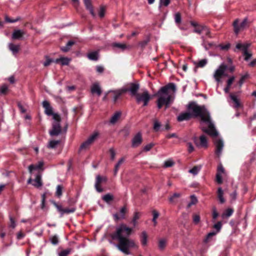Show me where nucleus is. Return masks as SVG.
<instances>
[{"instance_id":"f257e3e1","label":"nucleus","mask_w":256,"mask_h":256,"mask_svg":"<svg viewBox=\"0 0 256 256\" xmlns=\"http://www.w3.org/2000/svg\"><path fill=\"white\" fill-rule=\"evenodd\" d=\"M188 110L192 117L200 116L201 118L202 130L215 138L214 144L216 146V154L220 156L224 146V142L222 139L217 138L218 132L211 120L209 112L204 106H198L194 102H191L188 104Z\"/></svg>"},{"instance_id":"f03ea898","label":"nucleus","mask_w":256,"mask_h":256,"mask_svg":"<svg viewBox=\"0 0 256 256\" xmlns=\"http://www.w3.org/2000/svg\"><path fill=\"white\" fill-rule=\"evenodd\" d=\"M132 231V228L121 224L116 228V231L111 236L112 239L118 242L116 248L126 254H130L129 249L136 246L134 241L129 238Z\"/></svg>"},{"instance_id":"7ed1b4c3","label":"nucleus","mask_w":256,"mask_h":256,"mask_svg":"<svg viewBox=\"0 0 256 256\" xmlns=\"http://www.w3.org/2000/svg\"><path fill=\"white\" fill-rule=\"evenodd\" d=\"M170 90L173 93L176 92V86L174 83H170L162 87L158 92L157 106L159 109L164 105L166 106V108H168L173 102L174 96L170 94Z\"/></svg>"},{"instance_id":"20e7f679","label":"nucleus","mask_w":256,"mask_h":256,"mask_svg":"<svg viewBox=\"0 0 256 256\" xmlns=\"http://www.w3.org/2000/svg\"><path fill=\"white\" fill-rule=\"evenodd\" d=\"M61 118L59 114L54 115V122L52 129L50 130L49 134L51 136H58L62 132V128L60 124Z\"/></svg>"},{"instance_id":"39448f33","label":"nucleus","mask_w":256,"mask_h":256,"mask_svg":"<svg viewBox=\"0 0 256 256\" xmlns=\"http://www.w3.org/2000/svg\"><path fill=\"white\" fill-rule=\"evenodd\" d=\"M248 19L245 18L241 22H240L239 19H236L232 24L234 32L236 34H238L239 32L247 26Z\"/></svg>"},{"instance_id":"423d86ee","label":"nucleus","mask_w":256,"mask_h":256,"mask_svg":"<svg viewBox=\"0 0 256 256\" xmlns=\"http://www.w3.org/2000/svg\"><path fill=\"white\" fill-rule=\"evenodd\" d=\"M100 133L97 132H94L80 146L81 149H85L88 148L92 144L99 136Z\"/></svg>"},{"instance_id":"0eeeda50","label":"nucleus","mask_w":256,"mask_h":256,"mask_svg":"<svg viewBox=\"0 0 256 256\" xmlns=\"http://www.w3.org/2000/svg\"><path fill=\"white\" fill-rule=\"evenodd\" d=\"M136 100L138 104L143 102V106H146L150 98V96L147 90L144 91L142 94H138L136 95Z\"/></svg>"},{"instance_id":"6e6552de","label":"nucleus","mask_w":256,"mask_h":256,"mask_svg":"<svg viewBox=\"0 0 256 256\" xmlns=\"http://www.w3.org/2000/svg\"><path fill=\"white\" fill-rule=\"evenodd\" d=\"M227 68V66L224 64H221L216 70L214 77L215 80L218 83L220 82L221 78L224 75V72Z\"/></svg>"},{"instance_id":"1a4fd4ad","label":"nucleus","mask_w":256,"mask_h":256,"mask_svg":"<svg viewBox=\"0 0 256 256\" xmlns=\"http://www.w3.org/2000/svg\"><path fill=\"white\" fill-rule=\"evenodd\" d=\"M106 181L107 178L106 176H101L100 175H98L96 176L94 186L97 192H100L103 191V189L100 186V184L101 183L106 182Z\"/></svg>"},{"instance_id":"9d476101","label":"nucleus","mask_w":256,"mask_h":256,"mask_svg":"<svg viewBox=\"0 0 256 256\" xmlns=\"http://www.w3.org/2000/svg\"><path fill=\"white\" fill-rule=\"evenodd\" d=\"M42 104L44 108L45 114L48 116H52L54 119V115L58 114L52 112V108L50 106L49 102L47 100H44L42 102Z\"/></svg>"},{"instance_id":"9b49d317","label":"nucleus","mask_w":256,"mask_h":256,"mask_svg":"<svg viewBox=\"0 0 256 256\" xmlns=\"http://www.w3.org/2000/svg\"><path fill=\"white\" fill-rule=\"evenodd\" d=\"M127 212L126 208L124 206L122 207L120 210V214L116 213L113 214L114 219L115 221L117 222L120 220L125 218V214Z\"/></svg>"},{"instance_id":"f8f14e48","label":"nucleus","mask_w":256,"mask_h":256,"mask_svg":"<svg viewBox=\"0 0 256 256\" xmlns=\"http://www.w3.org/2000/svg\"><path fill=\"white\" fill-rule=\"evenodd\" d=\"M198 138L197 137L194 138V141L196 146L198 147H206L208 145V142L206 136L202 135L200 138V142H198Z\"/></svg>"},{"instance_id":"ddd939ff","label":"nucleus","mask_w":256,"mask_h":256,"mask_svg":"<svg viewBox=\"0 0 256 256\" xmlns=\"http://www.w3.org/2000/svg\"><path fill=\"white\" fill-rule=\"evenodd\" d=\"M142 136L140 132L137 133L132 140V146L136 148L139 146L142 142Z\"/></svg>"},{"instance_id":"4468645a","label":"nucleus","mask_w":256,"mask_h":256,"mask_svg":"<svg viewBox=\"0 0 256 256\" xmlns=\"http://www.w3.org/2000/svg\"><path fill=\"white\" fill-rule=\"evenodd\" d=\"M44 165V162L40 161L37 164L34 165L31 164L28 166V170L30 174L32 175L36 172H38V170L40 169Z\"/></svg>"},{"instance_id":"2eb2a0df","label":"nucleus","mask_w":256,"mask_h":256,"mask_svg":"<svg viewBox=\"0 0 256 256\" xmlns=\"http://www.w3.org/2000/svg\"><path fill=\"white\" fill-rule=\"evenodd\" d=\"M33 174L35 178L32 184L36 188L40 187L42 184L41 180L42 175L40 173V172H36Z\"/></svg>"},{"instance_id":"dca6fc26","label":"nucleus","mask_w":256,"mask_h":256,"mask_svg":"<svg viewBox=\"0 0 256 256\" xmlns=\"http://www.w3.org/2000/svg\"><path fill=\"white\" fill-rule=\"evenodd\" d=\"M140 86L138 84L132 83L130 84V87L128 88H124V90H126V92H130L132 96H136V95L138 94L137 92Z\"/></svg>"},{"instance_id":"f3484780","label":"nucleus","mask_w":256,"mask_h":256,"mask_svg":"<svg viewBox=\"0 0 256 256\" xmlns=\"http://www.w3.org/2000/svg\"><path fill=\"white\" fill-rule=\"evenodd\" d=\"M85 6L88 10H89L90 14L94 18L96 16V14L94 12L93 7L92 5L90 0H83Z\"/></svg>"},{"instance_id":"a211bd4d","label":"nucleus","mask_w":256,"mask_h":256,"mask_svg":"<svg viewBox=\"0 0 256 256\" xmlns=\"http://www.w3.org/2000/svg\"><path fill=\"white\" fill-rule=\"evenodd\" d=\"M91 92L92 94H96L98 96H100L101 94L102 90L98 83H94L92 86Z\"/></svg>"},{"instance_id":"6ab92c4d","label":"nucleus","mask_w":256,"mask_h":256,"mask_svg":"<svg viewBox=\"0 0 256 256\" xmlns=\"http://www.w3.org/2000/svg\"><path fill=\"white\" fill-rule=\"evenodd\" d=\"M192 118L191 114L188 112H185L180 114L177 118L178 122L188 120Z\"/></svg>"},{"instance_id":"aec40b11","label":"nucleus","mask_w":256,"mask_h":256,"mask_svg":"<svg viewBox=\"0 0 256 256\" xmlns=\"http://www.w3.org/2000/svg\"><path fill=\"white\" fill-rule=\"evenodd\" d=\"M126 92V90H116L110 91L114 93L113 100L116 102L122 94Z\"/></svg>"},{"instance_id":"412c9836","label":"nucleus","mask_w":256,"mask_h":256,"mask_svg":"<svg viewBox=\"0 0 256 256\" xmlns=\"http://www.w3.org/2000/svg\"><path fill=\"white\" fill-rule=\"evenodd\" d=\"M24 34L23 30H14L12 34V38L14 40L20 39Z\"/></svg>"},{"instance_id":"4be33fe9","label":"nucleus","mask_w":256,"mask_h":256,"mask_svg":"<svg viewBox=\"0 0 256 256\" xmlns=\"http://www.w3.org/2000/svg\"><path fill=\"white\" fill-rule=\"evenodd\" d=\"M250 46V44L248 43H245L244 44H242L240 43H238L236 45V48L238 49H241L242 50V52H248V50Z\"/></svg>"},{"instance_id":"5701e85b","label":"nucleus","mask_w":256,"mask_h":256,"mask_svg":"<svg viewBox=\"0 0 256 256\" xmlns=\"http://www.w3.org/2000/svg\"><path fill=\"white\" fill-rule=\"evenodd\" d=\"M121 112H116L110 118V122L111 124H114L118 120L121 116Z\"/></svg>"},{"instance_id":"b1692460","label":"nucleus","mask_w":256,"mask_h":256,"mask_svg":"<svg viewBox=\"0 0 256 256\" xmlns=\"http://www.w3.org/2000/svg\"><path fill=\"white\" fill-rule=\"evenodd\" d=\"M88 58L92 60H97L98 58V52L94 51L88 53L87 55Z\"/></svg>"},{"instance_id":"393cba45","label":"nucleus","mask_w":256,"mask_h":256,"mask_svg":"<svg viewBox=\"0 0 256 256\" xmlns=\"http://www.w3.org/2000/svg\"><path fill=\"white\" fill-rule=\"evenodd\" d=\"M112 46L114 48H120V49L122 50V51H124L125 50L128 49L130 48L129 46H126L124 44L117 43V42L113 43L112 44Z\"/></svg>"},{"instance_id":"a878e982","label":"nucleus","mask_w":256,"mask_h":256,"mask_svg":"<svg viewBox=\"0 0 256 256\" xmlns=\"http://www.w3.org/2000/svg\"><path fill=\"white\" fill-rule=\"evenodd\" d=\"M218 198L220 204H223L225 202V200L224 198V192L220 187L218 188Z\"/></svg>"},{"instance_id":"bb28decb","label":"nucleus","mask_w":256,"mask_h":256,"mask_svg":"<svg viewBox=\"0 0 256 256\" xmlns=\"http://www.w3.org/2000/svg\"><path fill=\"white\" fill-rule=\"evenodd\" d=\"M230 99L234 103V107L235 108H238V107H240V101L238 99L237 96L236 95H234V94H230Z\"/></svg>"},{"instance_id":"cd10ccee","label":"nucleus","mask_w":256,"mask_h":256,"mask_svg":"<svg viewBox=\"0 0 256 256\" xmlns=\"http://www.w3.org/2000/svg\"><path fill=\"white\" fill-rule=\"evenodd\" d=\"M9 49L12 52L13 54H17L19 50L20 46L15 45L12 43L8 44Z\"/></svg>"},{"instance_id":"c85d7f7f","label":"nucleus","mask_w":256,"mask_h":256,"mask_svg":"<svg viewBox=\"0 0 256 256\" xmlns=\"http://www.w3.org/2000/svg\"><path fill=\"white\" fill-rule=\"evenodd\" d=\"M74 43L75 42L74 41H72V40L68 41V43L66 44V46L62 47L60 48V49L64 52H67L70 50L71 46L73 44H74Z\"/></svg>"},{"instance_id":"c756f323","label":"nucleus","mask_w":256,"mask_h":256,"mask_svg":"<svg viewBox=\"0 0 256 256\" xmlns=\"http://www.w3.org/2000/svg\"><path fill=\"white\" fill-rule=\"evenodd\" d=\"M140 213L139 212H136L134 213L133 218L132 220V224L134 226H136L137 224V220L140 218Z\"/></svg>"},{"instance_id":"7c9ffc66","label":"nucleus","mask_w":256,"mask_h":256,"mask_svg":"<svg viewBox=\"0 0 256 256\" xmlns=\"http://www.w3.org/2000/svg\"><path fill=\"white\" fill-rule=\"evenodd\" d=\"M167 240L166 238H161L158 241V246L160 250H163L166 246Z\"/></svg>"},{"instance_id":"2f4dec72","label":"nucleus","mask_w":256,"mask_h":256,"mask_svg":"<svg viewBox=\"0 0 256 256\" xmlns=\"http://www.w3.org/2000/svg\"><path fill=\"white\" fill-rule=\"evenodd\" d=\"M60 141L59 140H50L48 145V148H54L60 144Z\"/></svg>"},{"instance_id":"473e14b6","label":"nucleus","mask_w":256,"mask_h":256,"mask_svg":"<svg viewBox=\"0 0 256 256\" xmlns=\"http://www.w3.org/2000/svg\"><path fill=\"white\" fill-rule=\"evenodd\" d=\"M124 158H121L118 162H117V164H116L114 166V175L116 176L117 174V173L118 171L119 168L120 166L122 165V164L124 162Z\"/></svg>"},{"instance_id":"72a5a7b5","label":"nucleus","mask_w":256,"mask_h":256,"mask_svg":"<svg viewBox=\"0 0 256 256\" xmlns=\"http://www.w3.org/2000/svg\"><path fill=\"white\" fill-rule=\"evenodd\" d=\"M201 169V166H194L188 170V172L194 176L196 175Z\"/></svg>"},{"instance_id":"f704fd0d","label":"nucleus","mask_w":256,"mask_h":256,"mask_svg":"<svg viewBox=\"0 0 256 256\" xmlns=\"http://www.w3.org/2000/svg\"><path fill=\"white\" fill-rule=\"evenodd\" d=\"M148 236L146 232H142L141 235V242L143 246H146L147 244Z\"/></svg>"},{"instance_id":"c9c22d12","label":"nucleus","mask_w":256,"mask_h":256,"mask_svg":"<svg viewBox=\"0 0 256 256\" xmlns=\"http://www.w3.org/2000/svg\"><path fill=\"white\" fill-rule=\"evenodd\" d=\"M71 61V58L66 57H60V64L62 66H68Z\"/></svg>"},{"instance_id":"e433bc0d","label":"nucleus","mask_w":256,"mask_h":256,"mask_svg":"<svg viewBox=\"0 0 256 256\" xmlns=\"http://www.w3.org/2000/svg\"><path fill=\"white\" fill-rule=\"evenodd\" d=\"M216 232H209L206 236V237L204 240V242H206V243H208V242L212 239V238L215 236L216 235Z\"/></svg>"},{"instance_id":"4c0bfd02","label":"nucleus","mask_w":256,"mask_h":256,"mask_svg":"<svg viewBox=\"0 0 256 256\" xmlns=\"http://www.w3.org/2000/svg\"><path fill=\"white\" fill-rule=\"evenodd\" d=\"M50 241L53 245H57L59 242L58 236L56 235L50 236Z\"/></svg>"},{"instance_id":"58836bf2","label":"nucleus","mask_w":256,"mask_h":256,"mask_svg":"<svg viewBox=\"0 0 256 256\" xmlns=\"http://www.w3.org/2000/svg\"><path fill=\"white\" fill-rule=\"evenodd\" d=\"M234 210L232 208L227 209L225 212L222 214V218H228L232 215Z\"/></svg>"},{"instance_id":"ea45409f","label":"nucleus","mask_w":256,"mask_h":256,"mask_svg":"<svg viewBox=\"0 0 256 256\" xmlns=\"http://www.w3.org/2000/svg\"><path fill=\"white\" fill-rule=\"evenodd\" d=\"M62 186L61 185H58L56 186V195L58 197H60L62 195Z\"/></svg>"},{"instance_id":"a19ab883","label":"nucleus","mask_w":256,"mask_h":256,"mask_svg":"<svg viewBox=\"0 0 256 256\" xmlns=\"http://www.w3.org/2000/svg\"><path fill=\"white\" fill-rule=\"evenodd\" d=\"M206 64L207 60L206 59H202L200 60L196 65L197 67L202 68L205 66Z\"/></svg>"},{"instance_id":"79ce46f5","label":"nucleus","mask_w":256,"mask_h":256,"mask_svg":"<svg viewBox=\"0 0 256 256\" xmlns=\"http://www.w3.org/2000/svg\"><path fill=\"white\" fill-rule=\"evenodd\" d=\"M204 26H198L194 30V32L198 34H200L204 31Z\"/></svg>"},{"instance_id":"37998d69","label":"nucleus","mask_w":256,"mask_h":256,"mask_svg":"<svg viewBox=\"0 0 256 256\" xmlns=\"http://www.w3.org/2000/svg\"><path fill=\"white\" fill-rule=\"evenodd\" d=\"M76 210L75 208H64L62 212V216L64 214H70L74 212Z\"/></svg>"},{"instance_id":"c03bdc74","label":"nucleus","mask_w":256,"mask_h":256,"mask_svg":"<svg viewBox=\"0 0 256 256\" xmlns=\"http://www.w3.org/2000/svg\"><path fill=\"white\" fill-rule=\"evenodd\" d=\"M8 90V86L6 84H3L0 87L1 94H6Z\"/></svg>"},{"instance_id":"a18cd8bd","label":"nucleus","mask_w":256,"mask_h":256,"mask_svg":"<svg viewBox=\"0 0 256 256\" xmlns=\"http://www.w3.org/2000/svg\"><path fill=\"white\" fill-rule=\"evenodd\" d=\"M102 199L106 202H108L113 199V196L110 194H106L102 196Z\"/></svg>"},{"instance_id":"49530a36","label":"nucleus","mask_w":256,"mask_h":256,"mask_svg":"<svg viewBox=\"0 0 256 256\" xmlns=\"http://www.w3.org/2000/svg\"><path fill=\"white\" fill-rule=\"evenodd\" d=\"M181 16L179 12H177L174 15V21L176 24H180L181 22Z\"/></svg>"},{"instance_id":"de8ad7c7","label":"nucleus","mask_w":256,"mask_h":256,"mask_svg":"<svg viewBox=\"0 0 256 256\" xmlns=\"http://www.w3.org/2000/svg\"><path fill=\"white\" fill-rule=\"evenodd\" d=\"M190 198H191V201H190V202L188 204V207H190L192 205L196 204L198 202V200H197L196 198L194 195L192 196H190Z\"/></svg>"},{"instance_id":"09e8293b","label":"nucleus","mask_w":256,"mask_h":256,"mask_svg":"<svg viewBox=\"0 0 256 256\" xmlns=\"http://www.w3.org/2000/svg\"><path fill=\"white\" fill-rule=\"evenodd\" d=\"M160 127V122L158 120H155L154 121V130L156 132H158V130H159Z\"/></svg>"},{"instance_id":"8fccbe9b","label":"nucleus","mask_w":256,"mask_h":256,"mask_svg":"<svg viewBox=\"0 0 256 256\" xmlns=\"http://www.w3.org/2000/svg\"><path fill=\"white\" fill-rule=\"evenodd\" d=\"M222 224L220 222H218L214 224V228L216 230V234L222 228Z\"/></svg>"},{"instance_id":"3c124183","label":"nucleus","mask_w":256,"mask_h":256,"mask_svg":"<svg viewBox=\"0 0 256 256\" xmlns=\"http://www.w3.org/2000/svg\"><path fill=\"white\" fill-rule=\"evenodd\" d=\"M174 164V162L172 160H166L164 162V166L165 168L171 167Z\"/></svg>"},{"instance_id":"603ef678","label":"nucleus","mask_w":256,"mask_h":256,"mask_svg":"<svg viewBox=\"0 0 256 256\" xmlns=\"http://www.w3.org/2000/svg\"><path fill=\"white\" fill-rule=\"evenodd\" d=\"M70 252V249H66L61 251L58 254V256H67Z\"/></svg>"},{"instance_id":"864d4df0","label":"nucleus","mask_w":256,"mask_h":256,"mask_svg":"<svg viewBox=\"0 0 256 256\" xmlns=\"http://www.w3.org/2000/svg\"><path fill=\"white\" fill-rule=\"evenodd\" d=\"M46 60L44 62V66H48L52 62H53V60L50 58L48 56H46Z\"/></svg>"},{"instance_id":"5fc2aeb1","label":"nucleus","mask_w":256,"mask_h":256,"mask_svg":"<svg viewBox=\"0 0 256 256\" xmlns=\"http://www.w3.org/2000/svg\"><path fill=\"white\" fill-rule=\"evenodd\" d=\"M218 47L222 50H226L230 48V44H220Z\"/></svg>"},{"instance_id":"6e6d98bb","label":"nucleus","mask_w":256,"mask_h":256,"mask_svg":"<svg viewBox=\"0 0 256 256\" xmlns=\"http://www.w3.org/2000/svg\"><path fill=\"white\" fill-rule=\"evenodd\" d=\"M20 20L19 18H17L16 19L12 20L8 18V16H6L5 17V20L6 22H10V23H14L15 22H18Z\"/></svg>"},{"instance_id":"4d7b16f0","label":"nucleus","mask_w":256,"mask_h":256,"mask_svg":"<svg viewBox=\"0 0 256 256\" xmlns=\"http://www.w3.org/2000/svg\"><path fill=\"white\" fill-rule=\"evenodd\" d=\"M170 0H160V6H167L170 3Z\"/></svg>"},{"instance_id":"13d9d810","label":"nucleus","mask_w":256,"mask_h":256,"mask_svg":"<svg viewBox=\"0 0 256 256\" xmlns=\"http://www.w3.org/2000/svg\"><path fill=\"white\" fill-rule=\"evenodd\" d=\"M243 55L244 56V60L246 61H248L252 56V53H250L248 52H246V53L243 52Z\"/></svg>"},{"instance_id":"bf43d9fd","label":"nucleus","mask_w":256,"mask_h":256,"mask_svg":"<svg viewBox=\"0 0 256 256\" xmlns=\"http://www.w3.org/2000/svg\"><path fill=\"white\" fill-rule=\"evenodd\" d=\"M200 221V216L198 214H194L193 222L195 224H198Z\"/></svg>"},{"instance_id":"052dcab7","label":"nucleus","mask_w":256,"mask_h":256,"mask_svg":"<svg viewBox=\"0 0 256 256\" xmlns=\"http://www.w3.org/2000/svg\"><path fill=\"white\" fill-rule=\"evenodd\" d=\"M96 70L97 72L102 74L104 72V68L102 66H96Z\"/></svg>"},{"instance_id":"680f3d73","label":"nucleus","mask_w":256,"mask_h":256,"mask_svg":"<svg viewBox=\"0 0 256 256\" xmlns=\"http://www.w3.org/2000/svg\"><path fill=\"white\" fill-rule=\"evenodd\" d=\"M248 74H246L241 77L238 82L240 86H242V84H244V80L248 77Z\"/></svg>"},{"instance_id":"e2e57ef3","label":"nucleus","mask_w":256,"mask_h":256,"mask_svg":"<svg viewBox=\"0 0 256 256\" xmlns=\"http://www.w3.org/2000/svg\"><path fill=\"white\" fill-rule=\"evenodd\" d=\"M154 144L152 143H150L144 148V150L146 152H148L154 146Z\"/></svg>"},{"instance_id":"0e129e2a","label":"nucleus","mask_w":256,"mask_h":256,"mask_svg":"<svg viewBox=\"0 0 256 256\" xmlns=\"http://www.w3.org/2000/svg\"><path fill=\"white\" fill-rule=\"evenodd\" d=\"M105 14V9L103 6H101L100 8L98 15L100 18H102L104 16Z\"/></svg>"},{"instance_id":"69168bd1","label":"nucleus","mask_w":256,"mask_h":256,"mask_svg":"<svg viewBox=\"0 0 256 256\" xmlns=\"http://www.w3.org/2000/svg\"><path fill=\"white\" fill-rule=\"evenodd\" d=\"M216 182H218V183L220 184L222 183V176H221L220 174V173L216 174Z\"/></svg>"},{"instance_id":"338daca9","label":"nucleus","mask_w":256,"mask_h":256,"mask_svg":"<svg viewBox=\"0 0 256 256\" xmlns=\"http://www.w3.org/2000/svg\"><path fill=\"white\" fill-rule=\"evenodd\" d=\"M110 158L112 160H114L115 158L116 152L114 148H111L110 149Z\"/></svg>"},{"instance_id":"774afa93","label":"nucleus","mask_w":256,"mask_h":256,"mask_svg":"<svg viewBox=\"0 0 256 256\" xmlns=\"http://www.w3.org/2000/svg\"><path fill=\"white\" fill-rule=\"evenodd\" d=\"M187 146L188 148V152H192L194 150V148L191 142H188L187 143Z\"/></svg>"}]
</instances>
